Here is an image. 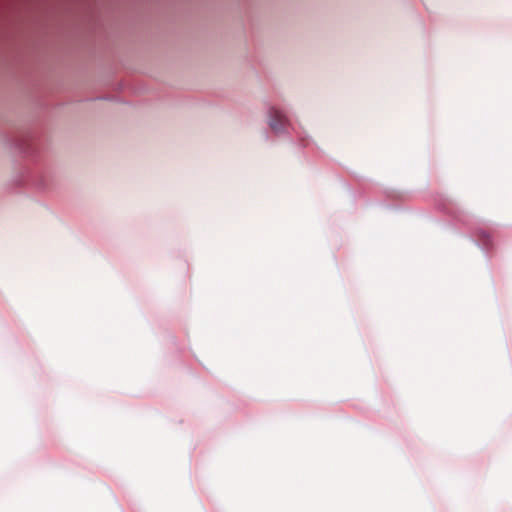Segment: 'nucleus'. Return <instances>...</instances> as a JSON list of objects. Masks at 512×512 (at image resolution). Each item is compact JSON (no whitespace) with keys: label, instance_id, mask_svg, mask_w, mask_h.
Wrapping results in <instances>:
<instances>
[{"label":"nucleus","instance_id":"f257e3e1","mask_svg":"<svg viewBox=\"0 0 512 512\" xmlns=\"http://www.w3.org/2000/svg\"><path fill=\"white\" fill-rule=\"evenodd\" d=\"M287 123L285 115L279 110L273 109L270 113V127L272 130L279 132L282 131Z\"/></svg>","mask_w":512,"mask_h":512}]
</instances>
